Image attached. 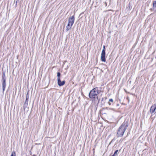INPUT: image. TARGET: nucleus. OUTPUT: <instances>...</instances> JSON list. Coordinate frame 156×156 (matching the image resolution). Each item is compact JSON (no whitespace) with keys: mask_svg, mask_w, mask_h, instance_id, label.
I'll use <instances>...</instances> for the list:
<instances>
[{"mask_svg":"<svg viewBox=\"0 0 156 156\" xmlns=\"http://www.w3.org/2000/svg\"><path fill=\"white\" fill-rule=\"evenodd\" d=\"M61 75V74L59 72H58L57 73V80H58V79H60V76Z\"/></svg>","mask_w":156,"mask_h":156,"instance_id":"obj_11","label":"nucleus"},{"mask_svg":"<svg viewBox=\"0 0 156 156\" xmlns=\"http://www.w3.org/2000/svg\"><path fill=\"white\" fill-rule=\"evenodd\" d=\"M128 126V122L127 121H124L119 128L118 130L117 136L118 137L122 136Z\"/></svg>","mask_w":156,"mask_h":156,"instance_id":"obj_1","label":"nucleus"},{"mask_svg":"<svg viewBox=\"0 0 156 156\" xmlns=\"http://www.w3.org/2000/svg\"><path fill=\"white\" fill-rule=\"evenodd\" d=\"M58 81V85L60 86H62L65 83V80H63L62 81H61L60 79H58V80H57Z\"/></svg>","mask_w":156,"mask_h":156,"instance_id":"obj_7","label":"nucleus"},{"mask_svg":"<svg viewBox=\"0 0 156 156\" xmlns=\"http://www.w3.org/2000/svg\"><path fill=\"white\" fill-rule=\"evenodd\" d=\"M74 16H72L71 17H69L68 20V22L71 24V26H73L74 22Z\"/></svg>","mask_w":156,"mask_h":156,"instance_id":"obj_4","label":"nucleus"},{"mask_svg":"<svg viewBox=\"0 0 156 156\" xmlns=\"http://www.w3.org/2000/svg\"><path fill=\"white\" fill-rule=\"evenodd\" d=\"M6 79H5L1 80V81L2 82V87L3 92L4 91L6 86Z\"/></svg>","mask_w":156,"mask_h":156,"instance_id":"obj_5","label":"nucleus"},{"mask_svg":"<svg viewBox=\"0 0 156 156\" xmlns=\"http://www.w3.org/2000/svg\"><path fill=\"white\" fill-rule=\"evenodd\" d=\"M109 105H110V103H109Z\"/></svg>","mask_w":156,"mask_h":156,"instance_id":"obj_18","label":"nucleus"},{"mask_svg":"<svg viewBox=\"0 0 156 156\" xmlns=\"http://www.w3.org/2000/svg\"><path fill=\"white\" fill-rule=\"evenodd\" d=\"M10 156H16V153L15 152H12Z\"/></svg>","mask_w":156,"mask_h":156,"instance_id":"obj_12","label":"nucleus"},{"mask_svg":"<svg viewBox=\"0 0 156 156\" xmlns=\"http://www.w3.org/2000/svg\"><path fill=\"white\" fill-rule=\"evenodd\" d=\"M105 46H103V49L102 51L101 56V60L103 62H105L106 61L105 58Z\"/></svg>","mask_w":156,"mask_h":156,"instance_id":"obj_3","label":"nucleus"},{"mask_svg":"<svg viewBox=\"0 0 156 156\" xmlns=\"http://www.w3.org/2000/svg\"><path fill=\"white\" fill-rule=\"evenodd\" d=\"M153 8L156 9V1H154L153 2Z\"/></svg>","mask_w":156,"mask_h":156,"instance_id":"obj_10","label":"nucleus"},{"mask_svg":"<svg viewBox=\"0 0 156 156\" xmlns=\"http://www.w3.org/2000/svg\"><path fill=\"white\" fill-rule=\"evenodd\" d=\"M72 26H71V24L68 22L67 25L66 27V31H68L71 27Z\"/></svg>","mask_w":156,"mask_h":156,"instance_id":"obj_8","label":"nucleus"},{"mask_svg":"<svg viewBox=\"0 0 156 156\" xmlns=\"http://www.w3.org/2000/svg\"><path fill=\"white\" fill-rule=\"evenodd\" d=\"M109 101L112 102L113 101V100L112 99H110L109 100Z\"/></svg>","mask_w":156,"mask_h":156,"instance_id":"obj_14","label":"nucleus"},{"mask_svg":"<svg viewBox=\"0 0 156 156\" xmlns=\"http://www.w3.org/2000/svg\"><path fill=\"white\" fill-rule=\"evenodd\" d=\"M103 100V98H102V101Z\"/></svg>","mask_w":156,"mask_h":156,"instance_id":"obj_17","label":"nucleus"},{"mask_svg":"<svg viewBox=\"0 0 156 156\" xmlns=\"http://www.w3.org/2000/svg\"><path fill=\"white\" fill-rule=\"evenodd\" d=\"M156 109V108L155 106L153 105L150 108V112L152 114L154 112H155V111Z\"/></svg>","mask_w":156,"mask_h":156,"instance_id":"obj_6","label":"nucleus"},{"mask_svg":"<svg viewBox=\"0 0 156 156\" xmlns=\"http://www.w3.org/2000/svg\"><path fill=\"white\" fill-rule=\"evenodd\" d=\"M27 100V98L26 99V101Z\"/></svg>","mask_w":156,"mask_h":156,"instance_id":"obj_16","label":"nucleus"},{"mask_svg":"<svg viewBox=\"0 0 156 156\" xmlns=\"http://www.w3.org/2000/svg\"><path fill=\"white\" fill-rule=\"evenodd\" d=\"M153 105L155 106V108H156V104H154Z\"/></svg>","mask_w":156,"mask_h":156,"instance_id":"obj_15","label":"nucleus"},{"mask_svg":"<svg viewBox=\"0 0 156 156\" xmlns=\"http://www.w3.org/2000/svg\"><path fill=\"white\" fill-rule=\"evenodd\" d=\"M100 92V91L98 90V87H95L90 92L89 96L90 98H96L98 100V102H99V100L98 98L97 94Z\"/></svg>","mask_w":156,"mask_h":156,"instance_id":"obj_2","label":"nucleus"},{"mask_svg":"<svg viewBox=\"0 0 156 156\" xmlns=\"http://www.w3.org/2000/svg\"><path fill=\"white\" fill-rule=\"evenodd\" d=\"M6 78L5 76V72H3V74H2V80H4V79H6Z\"/></svg>","mask_w":156,"mask_h":156,"instance_id":"obj_9","label":"nucleus"},{"mask_svg":"<svg viewBox=\"0 0 156 156\" xmlns=\"http://www.w3.org/2000/svg\"><path fill=\"white\" fill-rule=\"evenodd\" d=\"M118 150H116L115 152H114V154L115 155H116V154H117V152H118Z\"/></svg>","mask_w":156,"mask_h":156,"instance_id":"obj_13","label":"nucleus"}]
</instances>
